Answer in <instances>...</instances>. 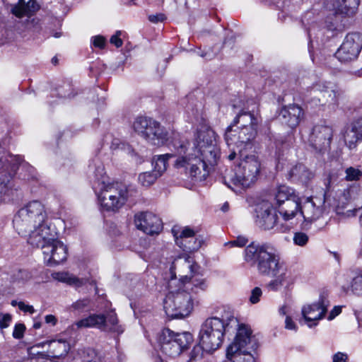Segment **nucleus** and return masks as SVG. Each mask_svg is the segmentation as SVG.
<instances>
[{"label": "nucleus", "mask_w": 362, "mask_h": 362, "mask_svg": "<svg viewBox=\"0 0 362 362\" xmlns=\"http://www.w3.org/2000/svg\"><path fill=\"white\" fill-rule=\"evenodd\" d=\"M173 145L177 155L165 153L153 158V171L159 177L166 170L168 159L177 156L174 164L176 168H184L189 177L203 181L209 174V166L216 165L219 158L220 150L216 144L215 132L210 128L199 129L192 143L175 141Z\"/></svg>", "instance_id": "1"}, {"label": "nucleus", "mask_w": 362, "mask_h": 362, "mask_svg": "<svg viewBox=\"0 0 362 362\" xmlns=\"http://www.w3.org/2000/svg\"><path fill=\"white\" fill-rule=\"evenodd\" d=\"M105 174L102 165L96 167L93 187L101 206L107 211H115L121 208L129 197L136 194V189L132 185L110 183Z\"/></svg>", "instance_id": "2"}, {"label": "nucleus", "mask_w": 362, "mask_h": 362, "mask_svg": "<svg viewBox=\"0 0 362 362\" xmlns=\"http://www.w3.org/2000/svg\"><path fill=\"white\" fill-rule=\"evenodd\" d=\"M238 326V320L230 311H224L221 317L207 318L202 325L199 340L206 352H213L221 347L224 336Z\"/></svg>", "instance_id": "3"}, {"label": "nucleus", "mask_w": 362, "mask_h": 362, "mask_svg": "<svg viewBox=\"0 0 362 362\" xmlns=\"http://www.w3.org/2000/svg\"><path fill=\"white\" fill-rule=\"evenodd\" d=\"M240 161L234 168H226L223 173V182L236 193L251 186L257 180L261 163L256 155L239 153Z\"/></svg>", "instance_id": "4"}, {"label": "nucleus", "mask_w": 362, "mask_h": 362, "mask_svg": "<svg viewBox=\"0 0 362 362\" xmlns=\"http://www.w3.org/2000/svg\"><path fill=\"white\" fill-rule=\"evenodd\" d=\"M245 260L256 265L258 272L266 276H275L285 267L269 243H250L245 249Z\"/></svg>", "instance_id": "5"}, {"label": "nucleus", "mask_w": 362, "mask_h": 362, "mask_svg": "<svg viewBox=\"0 0 362 362\" xmlns=\"http://www.w3.org/2000/svg\"><path fill=\"white\" fill-rule=\"evenodd\" d=\"M46 217L44 205L34 200L18 210L13 219V227L19 235L27 236L33 228L45 223Z\"/></svg>", "instance_id": "6"}, {"label": "nucleus", "mask_w": 362, "mask_h": 362, "mask_svg": "<svg viewBox=\"0 0 362 362\" xmlns=\"http://www.w3.org/2000/svg\"><path fill=\"white\" fill-rule=\"evenodd\" d=\"M360 0H325V6L332 13L325 19L328 30H341L345 27V21L358 11Z\"/></svg>", "instance_id": "7"}, {"label": "nucleus", "mask_w": 362, "mask_h": 362, "mask_svg": "<svg viewBox=\"0 0 362 362\" xmlns=\"http://www.w3.org/2000/svg\"><path fill=\"white\" fill-rule=\"evenodd\" d=\"M199 303L197 296L189 291L179 289L176 292H170L163 301V308L170 318H184L188 316Z\"/></svg>", "instance_id": "8"}, {"label": "nucleus", "mask_w": 362, "mask_h": 362, "mask_svg": "<svg viewBox=\"0 0 362 362\" xmlns=\"http://www.w3.org/2000/svg\"><path fill=\"white\" fill-rule=\"evenodd\" d=\"M192 341L193 337L189 332L175 333L165 329L159 337V346L163 354L174 358L187 349Z\"/></svg>", "instance_id": "9"}, {"label": "nucleus", "mask_w": 362, "mask_h": 362, "mask_svg": "<svg viewBox=\"0 0 362 362\" xmlns=\"http://www.w3.org/2000/svg\"><path fill=\"white\" fill-rule=\"evenodd\" d=\"M235 329L237 333L234 341L228 346L226 356L233 357L239 354L251 353L258 348V342L248 325L239 324Z\"/></svg>", "instance_id": "10"}, {"label": "nucleus", "mask_w": 362, "mask_h": 362, "mask_svg": "<svg viewBox=\"0 0 362 362\" xmlns=\"http://www.w3.org/2000/svg\"><path fill=\"white\" fill-rule=\"evenodd\" d=\"M77 328L95 327L105 332H114L121 334L124 329L118 325L116 314L111 311L106 315L103 314H92L88 317L76 322L74 325Z\"/></svg>", "instance_id": "11"}, {"label": "nucleus", "mask_w": 362, "mask_h": 362, "mask_svg": "<svg viewBox=\"0 0 362 362\" xmlns=\"http://www.w3.org/2000/svg\"><path fill=\"white\" fill-rule=\"evenodd\" d=\"M256 133V128L253 126L243 124V127L233 129V125H230L226 129L225 139L228 146L235 145L239 152L240 150L243 151L245 148L250 146Z\"/></svg>", "instance_id": "12"}, {"label": "nucleus", "mask_w": 362, "mask_h": 362, "mask_svg": "<svg viewBox=\"0 0 362 362\" xmlns=\"http://www.w3.org/2000/svg\"><path fill=\"white\" fill-rule=\"evenodd\" d=\"M362 49V34L351 33L346 35L343 43L336 52L339 61L346 62L356 59Z\"/></svg>", "instance_id": "13"}, {"label": "nucleus", "mask_w": 362, "mask_h": 362, "mask_svg": "<svg viewBox=\"0 0 362 362\" xmlns=\"http://www.w3.org/2000/svg\"><path fill=\"white\" fill-rule=\"evenodd\" d=\"M333 131L331 127L317 124L313 127L309 136L310 145L316 152L324 153L329 150Z\"/></svg>", "instance_id": "14"}, {"label": "nucleus", "mask_w": 362, "mask_h": 362, "mask_svg": "<svg viewBox=\"0 0 362 362\" xmlns=\"http://www.w3.org/2000/svg\"><path fill=\"white\" fill-rule=\"evenodd\" d=\"M23 159L20 156H10V159L6 163V166L1 168L0 175V200L4 196L8 194L13 185V177L16 174Z\"/></svg>", "instance_id": "15"}, {"label": "nucleus", "mask_w": 362, "mask_h": 362, "mask_svg": "<svg viewBox=\"0 0 362 362\" xmlns=\"http://www.w3.org/2000/svg\"><path fill=\"white\" fill-rule=\"evenodd\" d=\"M278 216L273 204L264 201L255 209V223L263 230L273 229L277 223Z\"/></svg>", "instance_id": "16"}, {"label": "nucleus", "mask_w": 362, "mask_h": 362, "mask_svg": "<svg viewBox=\"0 0 362 362\" xmlns=\"http://www.w3.org/2000/svg\"><path fill=\"white\" fill-rule=\"evenodd\" d=\"M134 223L137 229L150 235L158 234L163 228L161 219L151 212H139L134 215Z\"/></svg>", "instance_id": "17"}, {"label": "nucleus", "mask_w": 362, "mask_h": 362, "mask_svg": "<svg viewBox=\"0 0 362 362\" xmlns=\"http://www.w3.org/2000/svg\"><path fill=\"white\" fill-rule=\"evenodd\" d=\"M329 305V300L321 295L317 302L303 307L302 315L310 327L317 325V322L325 317Z\"/></svg>", "instance_id": "18"}, {"label": "nucleus", "mask_w": 362, "mask_h": 362, "mask_svg": "<svg viewBox=\"0 0 362 362\" xmlns=\"http://www.w3.org/2000/svg\"><path fill=\"white\" fill-rule=\"evenodd\" d=\"M42 253L45 263L49 267L58 265L67 258V248L57 236L52 243L43 247Z\"/></svg>", "instance_id": "19"}, {"label": "nucleus", "mask_w": 362, "mask_h": 362, "mask_svg": "<svg viewBox=\"0 0 362 362\" xmlns=\"http://www.w3.org/2000/svg\"><path fill=\"white\" fill-rule=\"evenodd\" d=\"M185 264L187 267L189 269V274L180 276V280L183 284V288L187 291H190L189 293L196 296L200 292L205 291L208 285L202 275L194 271L195 266L186 262Z\"/></svg>", "instance_id": "20"}, {"label": "nucleus", "mask_w": 362, "mask_h": 362, "mask_svg": "<svg viewBox=\"0 0 362 362\" xmlns=\"http://www.w3.org/2000/svg\"><path fill=\"white\" fill-rule=\"evenodd\" d=\"M57 233L54 230H52L50 227L45 223H42L40 226H37L35 228H33L32 231L27 235L28 243L37 247H41L43 250V247H45L52 241L54 240Z\"/></svg>", "instance_id": "21"}, {"label": "nucleus", "mask_w": 362, "mask_h": 362, "mask_svg": "<svg viewBox=\"0 0 362 362\" xmlns=\"http://www.w3.org/2000/svg\"><path fill=\"white\" fill-rule=\"evenodd\" d=\"M141 136L149 144L158 146L165 144L168 140V132L153 119L149 122L147 129Z\"/></svg>", "instance_id": "22"}, {"label": "nucleus", "mask_w": 362, "mask_h": 362, "mask_svg": "<svg viewBox=\"0 0 362 362\" xmlns=\"http://www.w3.org/2000/svg\"><path fill=\"white\" fill-rule=\"evenodd\" d=\"M303 115V109L299 105L293 104L281 108L279 119L282 124L293 129L299 124Z\"/></svg>", "instance_id": "23"}, {"label": "nucleus", "mask_w": 362, "mask_h": 362, "mask_svg": "<svg viewBox=\"0 0 362 362\" xmlns=\"http://www.w3.org/2000/svg\"><path fill=\"white\" fill-rule=\"evenodd\" d=\"M356 187H350L337 194V197L333 199L332 203L330 202V200H327V202H329V204L334 209L337 214H343L344 209L347 206L349 203L356 198Z\"/></svg>", "instance_id": "24"}, {"label": "nucleus", "mask_w": 362, "mask_h": 362, "mask_svg": "<svg viewBox=\"0 0 362 362\" xmlns=\"http://www.w3.org/2000/svg\"><path fill=\"white\" fill-rule=\"evenodd\" d=\"M279 213L284 221H289L300 213V203L299 197L293 196L287 202L277 207Z\"/></svg>", "instance_id": "25"}, {"label": "nucleus", "mask_w": 362, "mask_h": 362, "mask_svg": "<svg viewBox=\"0 0 362 362\" xmlns=\"http://www.w3.org/2000/svg\"><path fill=\"white\" fill-rule=\"evenodd\" d=\"M38 8L39 6L35 0H29L27 2L25 0H19L18 4L13 6L11 12L18 18L23 16L30 17Z\"/></svg>", "instance_id": "26"}, {"label": "nucleus", "mask_w": 362, "mask_h": 362, "mask_svg": "<svg viewBox=\"0 0 362 362\" xmlns=\"http://www.w3.org/2000/svg\"><path fill=\"white\" fill-rule=\"evenodd\" d=\"M305 221L312 223L318 219L322 214V209L316 206L314 202L310 199H307L303 205L300 206V213Z\"/></svg>", "instance_id": "27"}, {"label": "nucleus", "mask_w": 362, "mask_h": 362, "mask_svg": "<svg viewBox=\"0 0 362 362\" xmlns=\"http://www.w3.org/2000/svg\"><path fill=\"white\" fill-rule=\"evenodd\" d=\"M288 178L296 182L307 183L313 177V174L304 165L293 166L288 172Z\"/></svg>", "instance_id": "28"}, {"label": "nucleus", "mask_w": 362, "mask_h": 362, "mask_svg": "<svg viewBox=\"0 0 362 362\" xmlns=\"http://www.w3.org/2000/svg\"><path fill=\"white\" fill-rule=\"evenodd\" d=\"M45 344H48L50 349V352L52 354L53 357L59 358L65 356L70 350L69 344L63 339L52 340L39 344L37 346H42Z\"/></svg>", "instance_id": "29"}, {"label": "nucleus", "mask_w": 362, "mask_h": 362, "mask_svg": "<svg viewBox=\"0 0 362 362\" xmlns=\"http://www.w3.org/2000/svg\"><path fill=\"white\" fill-rule=\"evenodd\" d=\"M274 277L275 279L272 280L267 284L268 288L271 291H276L284 286L288 287L291 284H293V281L288 274L285 267L284 268V270H281L279 274Z\"/></svg>", "instance_id": "30"}, {"label": "nucleus", "mask_w": 362, "mask_h": 362, "mask_svg": "<svg viewBox=\"0 0 362 362\" xmlns=\"http://www.w3.org/2000/svg\"><path fill=\"white\" fill-rule=\"evenodd\" d=\"M293 196H296L293 189L290 188L286 185L279 186L274 192L273 201L276 207H279V205L285 203L291 198Z\"/></svg>", "instance_id": "31"}, {"label": "nucleus", "mask_w": 362, "mask_h": 362, "mask_svg": "<svg viewBox=\"0 0 362 362\" xmlns=\"http://www.w3.org/2000/svg\"><path fill=\"white\" fill-rule=\"evenodd\" d=\"M81 362H105L104 353L91 348L78 351Z\"/></svg>", "instance_id": "32"}, {"label": "nucleus", "mask_w": 362, "mask_h": 362, "mask_svg": "<svg viewBox=\"0 0 362 362\" xmlns=\"http://www.w3.org/2000/svg\"><path fill=\"white\" fill-rule=\"evenodd\" d=\"M54 278L59 281L66 283L75 287H81L87 281V280L85 279H79L72 274L64 272L54 273Z\"/></svg>", "instance_id": "33"}, {"label": "nucleus", "mask_w": 362, "mask_h": 362, "mask_svg": "<svg viewBox=\"0 0 362 362\" xmlns=\"http://www.w3.org/2000/svg\"><path fill=\"white\" fill-rule=\"evenodd\" d=\"M202 243L203 240L202 239L194 237L193 239H184V240H180V241H177V243L176 244L184 251L192 252L199 250L202 246Z\"/></svg>", "instance_id": "34"}, {"label": "nucleus", "mask_w": 362, "mask_h": 362, "mask_svg": "<svg viewBox=\"0 0 362 362\" xmlns=\"http://www.w3.org/2000/svg\"><path fill=\"white\" fill-rule=\"evenodd\" d=\"M343 290L346 294L362 296V274L353 278L349 284L343 286Z\"/></svg>", "instance_id": "35"}, {"label": "nucleus", "mask_w": 362, "mask_h": 362, "mask_svg": "<svg viewBox=\"0 0 362 362\" xmlns=\"http://www.w3.org/2000/svg\"><path fill=\"white\" fill-rule=\"evenodd\" d=\"M358 133L355 131L351 125L350 128H347L344 134V140L349 149H354L356 147L357 143L362 141V139L358 136Z\"/></svg>", "instance_id": "36"}, {"label": "nucleus", "mask_w": 362, "mask_h": 362, "mask_svg": "<svg viewBox=\"0 0 362 362\" xmlns=\"http://www.w3.org/2000/svg\"><path fill=\"white\" fill-rule=\"evenodd\" d=\"M241 122V127H243V124L248 126H253L256 128L257 124V118L251 114L250 112H243L238 115L234 120L232 125H235Z\"/></svg>", "instance_id": "37"}, {"label": "nucleus", "mask_w": 362, "mask_h": 362, "mask_svg": "<svg viewBox=\"0 0 362 362\" xmlns=\"http://www.w3.org/2000/svg\"><path fill=\"white\" fill-rule=\"evenodd\" d=\"M152 118L147 117H137L134 123L133 128L134 131L138 133L141 136L147 129L149 122L151 121Z\"/></svg>", "instance_id": "38"}, {"label": "nucleus", "mask_w": 362, "mask_h": 362, "mask_svg": "<svg viewBox=\"0 0 362 362\" xmlns=\"http://www.w3.org/2000/svg\"><path fill=\"white\" fill-rule=\"evenodd\" d=\"M158 177V174L152 170L140 173L138 180L142 186L148 187L153 185Z\"/></svg>", "instance_id": "39"}, {"label": "nucleus", "mask_w": 362, "mask_h": 362, "mask_svg": "<svg viewBox=\"0 0 362 362\" xmlns=\"http://www.w3.org/2000/svg\"><path fill=\"white\" fill-rule=\"evenodd\" d=\"M32 278L31 273L26 269L13 271L11 279L13 283L24 284Z\"/></svg>", "instance_id": "40"}, {"label": "nucleus", "mask_w": 362, "mask_h": 362, "mask_svg": "<svg viewBox=\"0 0 362 362\" xmlns=\"http://www.w3.org/2000/svg\"><path fill=\"white\" fill-rule=\"evenodd\" d=\"M227 357L223 362H257V359L253 354L245 353L239 354L236 356Z\"/></svg>", "instance_id": "41"}, {"label": "nucleus", "mask_w": 362, "mask_h": 362, "mask_svg": "<svg viewBox=\"0 0 362 362\" xmlns=\"http://www.w3.org/2000/svg\"><path fill=\"white\" fill-rule=\"evenodd\" d=\"M320 91L325 102L333 103L337 101V92L332 87L324 86Z\"/></svg>", "instance_id": "42"}, {"label": "nucleus", "mask_w": 362, "mask_h": 362, "mask_svg": "<svg viewBox=\"0 0 362 362\" xmlns=\"http://www.w3.org/2000/svg\"><path fill=\"white\" fill-rule=\"evenodd\" d=\"M204 351L206 352L203 345L199 342V344L194 346L190 352L189 359L187 362H198L201 361Z\"/></svg>", "instance_id": "43"}, {"label": "nucleus", "mask_w": 362, "mask_h": 362, "mask_svg": "<svg viewBox=\"0 0 362 362\" xmlns=\"http://www.w3.org/2000/svg\"><path fill=\"white\" fill-rule=\"evenodd\" d=\"M90 300L88 298L80 299L71 305V308L79 313L89 311L91 309Z\"/></svg>", "instance_id": "44"}, {"label": "nucleus", "mask_w": 362, "mask_h": 362, "mask_svg": "<svg viewBox=\"0 0 362 362\" xmlns=\"http://www.w3.org/2000/svg\"><path fill=\"white\" fill-rule=\"evenodd\" d=\"M173 233H174L176 243H177V241H180V240H184V239H193V238L195 237V232L189 227H185L179 235H177L174 229H173Z\"/></svg>", "instance_id": "45"}, {"label": "nucleus", "mask_w": 362, "mask_h": 362, "mask_svg": "<svg viewBox=\"0 0 362 362\" xmlns=\"http://www.w3.org/2000/svg\"><path fill=\"white\" fill-rule=\"evenodd\" d=\"M346 180L348 181L358 180L362 176V172L354 167H349L346 169Z\"/></svg>", "instance_id": "46"}, {"label": "nucleus", "mask_w": 362, "mask_h": 362, "mask_svg": "<svg viewBox=\"0 0 362 362\" xmlns=\"http://www.w3.org/2000/svg\"><path fill=\"white\" fill-rule=\"evenodd\" d=\"M293 240L296 245L299 246H304L308 242L309 238L305 233L297 232L294 233Z\"/></svg>", "instance_id": "47"}, {"label": "nucleus", "mask_w": 362, "mask_h": 362, "mask_svg": "<svg viewBox=\"0 0 362 362\" xmlns=\"http://www.w3.org/2000/svg\"><path fill=\"white\" fill-rule=\"evenodd\" d=\"M25 326L23 323H18L15 325L12 336L14 339H21L24 336Z\"/></svg>", "instance_id": "48"}, {"label": "nucleus", "mask_w": 362, "mask_h": 362, "mask_svg": "<svg viewBox=\"0 0 362 362\" xmlns=\"http://www.w3.org/2000/svg\"><path fill=\"white\" fill-rule=\"evenodd\" d=\"M12 316L9 313H0V329L3 330L9 327Z\"/></svg>", "instance_id": "49"}, {"label": "nucleus", "mask_w": 362, "mask_h": 362, "mask_svg": "<svg viewBox=\"0 0 362 362\" xmlns=\"http://www.w3.org/2000/svg\"><path fill=\"white\" fill-rule=\"evenodd\" d=\"M10 156H13V155L9 153L3 147L0 146V169L6 166V163L10 159Z\"/></svg>", "instance_id": "50"}, {"label": "nucleus", "mask_w": 362, "mask_h": 362, "mask_svg": "<svg viewBox=\"0 0 362 362\" xmlns=\"http://www.w3.org/2000/svg\"><path fill=\"white\" fill-rule=\"evenodd\" d=\"M262 294V290L259 287L254 288L251 291V296L250 297V301L252 304H255L259 301V298Z\"/></svg>", "instance_id": "51"}, {"label": "nucleus", "mask_w": 362, "mask_h": 362, "mask_svg": "<svg viewBox=\"0 0 362 362\" xmlns=\"http://www.w3.org/2000/svg\"><path fill=\"white\" fill-rule=\"evenodd\" d=\"M91 42L95 47H98L100 49L103 48L105 45V39L104 37L101 35H96L93 37Z\"/></svg>", "instance_id": "52"}, {"label": "nucleus", "mask_w": 362, "mask_h": 362, "mask_svg": "<svg viewBox=\"0 0 362 362\" xmlns=\"http://www.w3.org/2000/svg\"><path fill=\"white\" fill-rule=\"evenodd\" d=\"M122 32L120 30H118L116 32L115 35H112L110 38V43L115 45L117 47H122L123 42L122 39L119 37L121 35Z\"/></svg>", "instance_id": "53"}, {"label": "nucleus", "mask_w": 362, "mask_h": 362, "mask_svg": "<svg viewBox=\"0 0 362 362\" xmlns=\"http://www.w3.org/2000/svg\"><path fill=\"white\" fill-rule=\"evenodd\" d=\"M165 19V16L163 13H156L155 15H150L148 20L151 23H157L158 22H163Z\"/></svg>", "instance_id": "54"}, {"label": "nucleus", "mask_w": 362, "mask_h": 362, "mask_svg": "<svg viewBox=\"0 0 362 362\" xmlns=\"http://www.w3.org/2000/svg\"><path fill=\"white\" fill-rule=\"evenodd\" d=\"M347 355L341 353L337 352L332 357V362H346L347 361Z\"/></svg>", "instance_id": "55"}, {"label": "nucleus", "mask_w": 362, "mask_h": 362, "mask_svg": "<svg viewBox=\"0 0 362 362\" xmlns=\"http://www.w3.org/2000/svg\"><path fill=\"white\" fill-rule=\"evenodd\" d=\"M247 243V239L244 237H238L235 240L230 242L228 244L232 246L243 247Z\"/></svg>", "instance_id": "56"}, {"label": "nucleus", "mask_w": 362, "mask_h": 362, "mask_svg": "<svg viewBox=\"0 0 362 362\" xmlns=\"http://www.w3.org/2000/svg\"><path fill=\"white\" fill-rule=\"evenodd\" d=\"M18 306L21 310L24 311V312H28L31 314L34 313L35 311L33 306L26 305L23 302H19L18 303Z\"/></svg>", "instance_id": "57"}, {"label": "nucleus", "mask_w": 362, "mask_h": 362, "mask_svg": "<svg viewBox=\"0 0 362 362\" xmlns=\"http://www.w3.org/2000/svg\"><path fill=\"white\" fill-rule=\"evenodd\" d=\"M285 327L287 329L296 330L297 327L295 322L293 321L291 317L286 316L285 320Z\"/></svg>", "instance_id": "58"}, {"label": "nucleus", "mask_w": 362, "mask_h": 362, "mask_svg": "<svg viewBox=\"0 0 362 362\" xmlns=\"http://www.w3.org/2000/svg\"><path fill=\"white\" fill-rule=\"evenodd\" d=\"M341 312V308L339 306H335L329 313L327 319L328 320H333L336 316L339 315Z\"/></svg>", "instance_id": "59"}, {"label": "nucleus", "mask_w": 362, "mask_h": 362, "mask_svg": "<svg viewBox=\"0 0 362 362\" xmlns=\"http://www.w3.org/2000/svg\"><path fill=\"white\" fill-rule=\"evenodd\" d=\"M45 322L47 323H51L52 325H54L57 322V319L55 316L52 315H48L45 316Z\"/></svg>", "instance_id": "60"}, {"label": "nucleus", "mask_w": 362, "mask_h": 362, "mask_svg": "<svg viewBox=\"0 0 362 362\" xmlns=\"http://www.w3.org/2000/svg\"><path fill=\"white\" fill-rule=\"evenodd\" d=\"M229 209V204L228 202H226L223 204V206H221V211H223V212H226L228 211Z\"/></svg>", "instance_id": "61"}, {"label": "nucleus", "mask_w": 362, "mask_h": 362, "mask_svg": "<svg viewBox=\"0 0 362 362\" xmlns=\"http://www.w3.org/2000/svg\"><path fill=\"white\" fill-rule=\"evenodd\" d=\"M332 180V176L329 175L328 179H327V183H326V187L327 189H329L331 187Z\"/></svg>", "instance_id": "62"}, {"label": "nucleus", "mask_w": 362, "mask_h": 362, "mask_svg": "<svg viewBox=\"0 0 362 362\" xmlns=\"http://www.w3.org/2000/svg\"><path fill=\"white\" fill-rule=\"evenodd\" d=\"M236 156V153L235 151H233L229 155H228V159L230 160H233Z\"/></svg>", "instance_id": "63"}, {"label": "nucleus", "mask_w": 362, "mask_h": 362, "mask_svg": "<svg viewBox=\"0 0 362 362\" xmlns=\"http://www.w3.org/2000/svg\"><path fill=\"white\" fill-rule=\"evenodd\" d=\"M279 313H280L281 315H286V307H284V306L281 307V308L279 309Z\"/></svg>", "instance_id": "64"}]
</instances>
